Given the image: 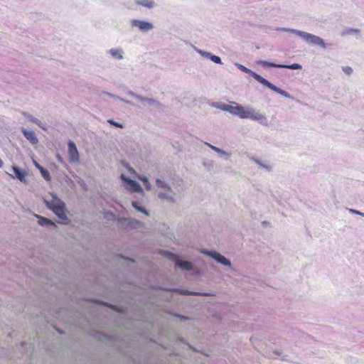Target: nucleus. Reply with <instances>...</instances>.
Listing matches in <instances>:
<instances>
[{
    "instance_id": "13",
    "label": "nucleus",
    "mask_w": 364,
    "mask_h": 364,
    "mask_svg": "<svg viewBox=\"0 0 364 364\" xmlns=\"http://www.w3.org/2000/svg\"><path fill=\"white\" fill-rule=\"evenodd\" d=\"M22 133L26 139L29 141L32 144H36L38 142V139L36 136V134L33 131H28L25 129H22Z\"/></svg>"
},
{
    "instance_id": "27",
    "label": "nucleus",
    "mask_w": 364,
    "mask_h": 364,
    "mask_svg": "<svg viewBox=\"0 0 364 364\" xmlns=\"http://www.w3.org/2000/svg\"><path fill=\"white\" fill-rule=\"evenodd\" d=\"M341 68L343 73L348 75H350L353 73V68L350 66H343Z\"/></svg>"
},
{
    "instance_id": "20",
    "label": "nucleus",
    "mask_w": 364,
    "mask_h": 364,
    "mask_svg": "<svg viewBox=\"0 0 364 364\" xmlns=\"http://www.w3.org/2000/svg\"><path fill=\"white\" fill-rule=\"evenodd\" d=\"M135 3L137 5H140L148 9H151L154 6V2L152 0H136Z\"/></svg>"
},
{
    "instance_id": "5",
    "label": "nucleus",
    "mask_w": 364,
    "mask_h": 364,
    "mask_svg": "<svg viewBox=\"0 0 364 364\" xmlns=\"http://www.w3.org/2000/svg\"><path fill=\"white\" fill-rule=\"evenodd\" d=\"M302 39L310 45L318 46L323 49H326L329 45L322 38L307 32L304 33Z\"/></svg>"
},
{
    "instance_id": "25",
    "label": "nucleus",
    "mask_w": 364,
    "mask_h": 364,
    "mask_svg": "<svg viewBox=\"0 0 364 364\" xmlns=\"http://www.w3.org/2000/svg\"><path fill=\"white\" fill-rule=\"evenodd\" d=\"M213 107H215V108H217V109H221V110H223V111L227 112L228 105H227V104H223V103H220V104L213 103Z\"/></svg>"
},
{
    "instance_id": "4",
    "label": "nucleus",
    "mask_w": 364,
    "mask_h": 364,
    "mask_svg": "<svg viewBox=\"0 0 364 364\" xmlns=\"http://www.w3.org/2000/svg\"><path fill=\"white\" fill-rule=\"evenodd\" d=\"M46 203L47 207L52 210L60 220V223L65 224L68 222V218L65 213V204L63 200L56 196L52 195V199L49 201L46 200Z\"/></svg>"
},
{
    "instance_id": "16",
    "label": "nucleus",
    "mask_w": 364,
    "mask_h": 364,
    "mask_svg": "<svg viewBox=\"0 0 364 364\" xmlns=\"http://www.w3.org/2000/svg\"><path fill=\"white\" fill-rule=\"evenodd\" d=\"M25 117L28 119L29 122L36 124L39 127L43 129V130L47 129V125L46 123H43L36 119V117H33L31 114H24Z\"/></svg>"
},
{
    "instance_id": "36",
    "label": "nucleus",
    "mask_w": 364,
    "mask_h": 364,
    "mask_svg": "<svg viewBox=\"0 0 364 364\" xmlns=\"http://www.w3.org/2000/svg\"><path fill=\"white\" fill-rule=\"evenodd\" d=\"M144 186H145V187H146V188L147 190H150V188H151V185H150V183H149V184L146 183V185H144Z\"/></svg>"
},
{
    "instance_id": "32",
    "label": "nucleus",
    "mask_w": 364,
    "mask_h": 364,
    "mask_svg": "<svg viewBox=\"0 0 364 364\" xmlns=\"http://www.w3.org/2000/svg\"><path fill=\"white\" fill-rule=\"evenodd\" d=\"M349 212L353 214L358 215H361V216L364 217V213L360 212L358 210H356L354 209H349Z\"/></svg>"
},
{
    "instance_id": "31",
    "label": "nucleus",
    "mask_w": 364,
    "mask_h": 364,
    "mask_svg": "<svg viewBox=\"0 0 364 364\" xmlns=\"http://www.w3.org/2000/svg\"><path fill=\"white\" fill-rule=\"evenodd\" d=\"M346 34H354V33L359 34L360 30L356 29V28H349L346 31Z\"/></svg>"
},
{
    "instance_id": "39",
    "label": "nucleus",
    "mask_w": 364,
    "mask_h": 364,
    "mask_svg": "<svg viewBox=\"0 0 364 364\" xmlns=\"http://www.w3.org/2000/svg\"><path fill=\"white\" fill-rule=\"evenodd\" d=\"M276 354L279 355H280V353H278V352H276Z\"/></svg>"
},
{
    "instance_id": "22",
    "label": "nucleus",
    "mask_w": 364,
    "mask_h": 364,
    "mask_svg": "<svg viewBox=\"0 0 364 364\" xmlns=\"http://www.w3.org/2000/svg\"><path fill=\"white\" fill-rule=\"evenodd\" d=\"M259 65H262L263 67H270V68H283L282 64H276L274 63H269L265 60H259L257 63Z\"/></svg>"
},
{
    "instance_id": "33",
    "label": "nucleus",
    "mask_w": 364,
    "mask_h": 364,
    "mask_svg": "<svg viewBox=\"0 0 364 364\" xmlns=\"http://www.w3.org/2000/svg\"><path fill=\"white\" fill-rule=\"evenodd\" d=\"M139 179L143 182L144 185H146V183L149 184L148 178L146 176H139Z\"/></svg>"
},
{
    "instance_id": "23",
    "label": "nucleus",
    "mask_w": 364,
    "mask_h": 364,
    "mask_svg": "<svg viewBox=\"0 0 364 364\" xmlns=\"http://www.w3.org/2000/svg\"><path fill=\"white\" fill-rule=\"evenodd\" d=\"M132 205L134 208L137 211L143 213L146 215H149L148 211L143 207L140 205V203L136 201H133L132 203Z\"/></svg>"
},
{
    "instance_id": "8",
    "label": "nucleus",
    "mask_w": 364,
    "mask_h": 364,
    "mask_svg": "<svg viewBox=\"0 0 364 364\" xmlns=\"http://www.w3.org/2000/svg\"><path fill=\"white\" fill-rule=\"evenodd\" d=\"M130 25L132 28H138L142 33H147L154 28L152 23L143 20L132 19L130 21Z\"/></svg>"
},
{
    "instance_id": "38",
    "label": "nucleus",
    "mask_w": 364,
    "mask_h": 364,
    "mask_svg": "<svg viewBox=\"0 0 364 364\" xmlns=\"http://www.w3.org/2000/svg\"><path fill=\"white\" fill-rule=\"evenodd\" d=\"M58 159L59 161H62V158L59 155H58Z\"/></svg>"
},
{
    "instance_id": "26",
    "label": "nucleus",
    "mask_w": 364,
    "mask_h": 364,
    "mask_svg": "<svg viewBox=\"0 0 364 364\" xmlns=\"http://www.w3.org/2000/svg\"><path fill=\"white\" fill-rule=\"evenodd\" d=\"M196 50L201 56L205 57L208 59H210V57L212 55V54L210 53H208V52H206V51H204V50H202L200 49H197Z\"/></svg>"
},
{
    "instance_id": "28",
    "label": "nucleus",
    "mask_w": 364,
    "mask_h": 364,
    "mask_svg": "<svg viewBox=\"0 0 364 364\" xmlns=\"http://www.w3.org/2000/svg\"><path fill=\"white\" fill-rule=\"evenodd\" d=\"M210 60H212L213 62H214L215 63L222 64L221 58L219 56L212 54Z\"/></svg>"
},
{
    "instance_id": "24",
    "label": "nucleus",
    "mask_w": 364,
    "mask_h": 364,
    "mask_svg": "<svg viewBox=\"0 0 364 364\" xmlns=\"http://www.w3.org/2000/svg\"><path fill=\"white\" fill-rule=\"evenodd\" d=\"M283 68L291 70H301L302 68V66L299 63H293L291 65H283Z\"/></svg>"
},
{
    "instance_id": "35",
    "label": "nucleus",
    "mask_w": 364,
    "mask_h": 364,
    "mask_svg": "<svg viewBox=\"0 0 364 364\" xmlns=\"http://www.w3.org/2000/svg\"><path fill=\"white\" fill-rule=\"evenodd\" d=\"M105 94H107V95H109V96H110V97H113V98H115V99H117V100H118V97H118V96H117V95H114L111 94V93H109V92H105Z\"/></svg>"
},
{
    "instance_id": "9",
    "label": "nucleus",
    "mask_w": 364,
    "mask_h": 364,
    "mask_svg": "<svg viewBox=\"0 0 364 364\" xmlns=\"http://www.w3.org/2000/svg\"><path fill=\"white\" fill-rule=\"evenodd\" d=\"M120 178L124 182V187L128 191H130L133 193H140L142 191V188L140 184L136 181L129 178L124 174H122Z\"/></svg>"
},
{
    "instance_id": "29",
    "label": "nucleus",
    "mask_w": 364,
    "mask_h": 364,
    "mask_svg": "<svg viewBox=\"0 0 364 364\" xmlns=\"http://www.w3.org/2000/svg\"><path fill=\"white\" fill-rule=\"evenodd\" d=\"M107 122L112 125V126H114L116 127H119V128H123V124H121V123H119V122H117L115 121H114L113 119H108L107 120Z\"/></svg>"
},
{
    "instance_id": "3",
    "label": "nucleus",
    "mask_w": 364,
    "mask_h": 364,
    "mask_svg": "<svg viewBox=\"0 0 364 364\" xmlns=\"http://www.w3.org/2000/svg\"><path fill=\"white\" fill-rule=\"evenodd\" d=\"M235 65L237 67L238 69H240L241 71H242L245 73L250 74L253 78H255L257 82L263 85L264 86L268 87L271 90L281 95L283 97H285L287 98H292V97L286 91L284 90H282L270 82H269L267 80L262 77L261 75H258L257 73L253 72L252 70H250L249 68H246L245 66L239 64L235 63Z\"/></svg>"
},
{
    "instance_id": "1",
    "label": "nucleus",
    "mask_w": 364,
    "mask_h": 364,
    "mask_svg": "<svg viewBox=\"0 0 364 364\" xmlns=\"http://www.w3.org/2000/svg\"><path fill=\"white\" fill-rule=\"evenodd\" d=\"M156 186L159 189L157 196L160 200L174 203L176 202L177 197H181V191L179 188L181 185L178 182L172 183L171 185L164 179L156 178Z\"/></svg>"
},
{
    "instance_id": "37",
    "label": "nucleus",
    "mask_w": 364,
    "mask_h": 364,
    "mask_svg": "<svg viewBox=\"0 0 364 364\" xmlns=\"http://www.w3.org/2000/svg\"><path fill=\"white\" fill-rule=\"evenodd\" d=\"M3 161L0 159V168H1L3 166Z\"/></svg>"
},
{
    "instance_id": "15",
    "label": "nucleus",
    "mask_w": 364,
    "mask_h": 364,
    "mask_svg": "<svg viewBox=\"0 0 364 364\" xmlns=\"http://www.w3.org/2000/svg\"><path fill=\"white\" fill-rule=\"evenodd\" d=\"M35 216L38 219V223L41 225V226H53V227H55V223L51 221L50 220L45 218V217H43V216H41V215H35Z\"/></svg>"
},
{
    "instance_id": "7",
    "label": "nucleus",
    "mask_w": 364,
    "mask_h": 364,
    "mask_svg": "<svg viewBox=\"0 0 364 364\" xmlns=\"http://www.w3.org/2000/svg\"><path fill=\"white\" fill-rule=\"evenodd\" d=\"M127 94L135 98L137 101H139L144 105V106L148 105L149 107H155V108H159L161 107V104L157 100L153 99V98H149V97H142L132 91H129Z\"/></svg>"
},
{
    "instance_id": "18",
    "label": "nucleus",
    "mask_w": 364,
    "mask_h": 364,
    "mask_svg": "<svg viewBox=\"0 0 364 364\" xmlns=\"http://www.w3.org/2000/svg\"><path fill=\"white\" fill-rule=\"evenodd\" d=\"M178 291L181 295H199V296H210L213 295L210 293L195 292V291H191L185 290V289H178Z\"/></svg>"
},
{
    "instance_id": "12",
    "label": "nucleus",
    "mask_w": 364,
    "mask_h": 364,
    "mask_svg": "<svg viewBox=\"0 0 364 364\" xmlns=\"http://www.w3.org/2000/svg\"><path fill=\"white\" fill-rule=\"evenodd\" d=\"M171 257L175 259V264L177 267H180L183 269L186 270H192L193 269V264L191 262L188 261H182L178 259L176 255L171 254Z\"/></svg>"
},
{
    "instance_id": "17",
    "label": "nucleus",
    "mask_w": 364,
    "mask_h": 364,
    "mask_svg": "<svg viewBox=\"0 0 364 364\" xmlns=\"http://www.w3.org/2000/svg\"><path fill=\"white\" fill-rule=\"evenodd\" d=\"M12 169L14 170L16 178L21 182L25 181L26 172L24 171L21 170L16 166H13Z\"/></svg>"
},
{
    "instance_id": "21",
    "label": "nucleus",
    "mask_w": 364,
    "mask_h": 364,
    "mask_svg": "<svg viewBox=\"0 0 364 364\" xmlns=\"http://www.w3.org/2000/svg\"><path fill=\"white\" fill-rule=\"evenodd\" d=\"M277 30L283 31L285 32H289L294 34H296V36H299L300 38H303V36L304 35L305 31L294 29V28H278Z\"/></svg>"
},
{
    "instance_id": "11",
    "label": "nucleus",
    "mask_w": 364,
    "mask_h": 364,
    "mask_svg": "<svg viewBox=\"0 0 364 364\" xmlns=\"http://www.w3.org/2000/svg\"><path fill=\"white\" fill-rule=\"evenodd\" d=\"M106 53L109 55L114 60H122L124 59V50L122 48H112L107 50Z\"/></svg>"
},
{
    "instance_id": "10",
    "label": "nucleus",
    "mask_w": 364,
    "mask_h": 364,
    "mask_svg": "<svg viewBox=\"0 0 364 364\" xmlns=\"http://www.w3.org/2000/svg\"><path fill=\"white\" fill-rule=\"evenodd\" d=\"M68 156H69L70 162L73 163V164H79L80 163V155H79V152L77 151L75 144L72 141H69L68 144Z\"/></svg>"
},
{
    "instance_id": "30",
    "label": "nucleus",
    "mask_w": 364,
    "mask_h": 364,
    "mask_svg": "<svg viewBox=\"0 0 364 364\" xmlns=\"http://www.w3.org/2000/svg\"><path fill=\"white\" fill-rule=\"evenodd\" d=\"M252 160L256 164H257L258 166H259V167L261 168H268V166L264 164L261 161L257 159H252Z\"/></svg>"
},
{
    "instance_id": "19",
    "label": "nucleus",
    "mask_w": 364,
    "mask_h": 364,
    "mask_svg": "<svg viewBox=\"0 0 364 364\" xmlns=\"http://www.w3.org/2000/svg\"><path fill=\"white\" fill-rule=\"evenodd\" d=\"M34 164L36 167L40 171L43 178L46 179V181H50V175L49 171L47 169L44 168L43 166H41L40 164H38L37 162H34Z\"/></svg>"
},
{
    "instance_id": "34",
    "label": "nucleus",
    "mask_w": 364,
    "mask_h": 364,
    "mask_svg": "<svg viewBox=\"0 0 364 364\" xmlns=\"http://www.w3.org/2000/svg\"><path fill=\"white\" fill-rule=\"evenodd\" d=\"M118 100H120V101H122L124 102H125L126 104L127 105H134V104L132 103V102L129 101V100H124V98H122V97H118Z\"/></svg>"
},
{
    "instance_id": "14",
    "label": "nucleus",
    "mask_w": 364,
    "mask_h": 364,
    "mask_svg": "<svg viewBox=\"0 0 364 364\" xmlns=\"http://www.w3.org/2000/svg\"><path fill=\"white\" fill-rule=\"evenodd\" d=\"M205 144L207 145L208 147H210L214 151L217 152L220 156V157H225L226 159H228L231 156V154L228 153V152L225 151L224 150H223L217 146H215L208 142H205Z\"/></svg>"
},
{
    "instance_id": "2",
    "label": "nucleus",
    "mask_w": 364,
    "mask_h": 364,
    "mask_svg": "<svg viewBox=\"0 0 364 364\" xmlns=\"http://www.w3.org/2000/svg\"><path fill=\"white\" fill-rule=\"evenodd\" d=\"M235 106L228 105L227 112L239 117L241 119H250L259 124L267 126L268 119L264 114L257 112L252 107L244 108L242 106L237 105L236 102H232Z\"/></svg>"
},
{
    "instance_id": "6",
    "label": "nucleus",
    "mask_w": 364,
    "mask_h": 364,
    "mask_svg": "<svg viewBox=\"0 0 364 364\" xmlns=\"http://www.w3.org/2000/svg\"><path fill=\"white\" fill-rule=\"evenodd\" d=\"M201 253L208 255L215 259L217 262L230 267L232 269V263L230 260L226 258L225 256L222 255L219 252L215 251H211L208 250H202Z\"/></svg>"
}]
</instances>
